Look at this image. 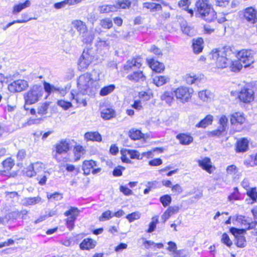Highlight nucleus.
<instances>
[{
    "label": "nucleus",
    "mask_w": 257,
    "mask_h": 257,
    "mask_svg": "<svg viewBox=\"0 0 257 257\" xmlns=\"http://www.w3.org/2000/svg\"><path fill=\"white\" fill-rule=\"evenodd\" d=\"M233 54L230 47L225 46L219 49L213 50L212 59L216 61L217 67L220 68L227 67L230 64L229 57Z\"/></svg>",
    "instance_id": "f03ea898"
},
{
    "label": "nucleus",
    "mask_w": 257,
    "mask_h": 257,
    "mask_svg": "<svg viewBox=\"0 0 257 257\" xmlns=\"http://www.w3.org/2000/svg\"><path fill=\"white\" fill-rule=\"evenodd\" d=\"M180 210V207L177 206H170L163 214L162 218L164 223L172 215L177 213Z\"/></svg>",
    "instance_id": "412c9836"
},
{
    "label": "nucleus",
    "mask_w": 257,
    "mask_h": 257,
    "mask_svg": "<svg viewBox=\"0 0 257 257\" xmlns=\"http://www.w3.org/2000/svg\"><path fill=\"white\" fill-rule=\"evenodd\" d=\"M126 78L134 83H142L146 80V76L141 71H134Z\"/></svg>",
    "instance_id": "4468645a"
},
{
    "label": "nucleus",
    "mask_w": 257,
    "mask_h": 257,
    "mask_svg": "<svg viewBox=\"0 0 257 257\" xmlns=\"http://www.w3.org/2000/svg\"><path fill=\"white\" fill-rule=\"evenodd\" d=\"M115 86L113 84L105 86L101 89L100 91V95L101 96L107 95L112 92Z\"/></svg>",
    "instance_id": "de8ad7c7"
},
{
    "label": "nucleus",
    "mask_w": 257,
    "mask_h": 257,
    "mask_svg": "<svg viewBox=\"0 0 257 257\" xmlns=\"http://www.w3.org/2000/svg\"><path fill=\"white\" fill-rule=\"evenodd\" d=\"M227 118L225 115L221 116L219 120V126L217 129L210 132L208 136L209 137L216 136L217 137L225 136L227 133Z\"/></svg>",
    "instance_id": "0eeeda50"
},
{
    "label": "nucleus",
    "mask_w": 257,
    "mask_h": 257,
    "mask_svg": "<svg viewBox=\"0 0 257 257\" xmlns=\"http://www.w3.org/2000/svg\"><path fill=\"white\" fill-rule=\"evenodd\" d=\"M233 72H238L243 67V65L239 60L231 61L228 66Z\"/></svg>",
    "instance_id": "f704fd0d"
},
{
    "label": "nucleus",
    "mask_w": 257,
    "mask_h": 257,
    "mask_svg": "<svg viewBox=\"0 0 257 257\" xmlns=\"http://www.w3.org/2000/svg\"><path fill=\"white\" fill-rule=\"evenodd\" d=\"M221 241L229 247L232 245V241L230 240L228 235L226 233H223L222 234Z\"/></svg>",
    "instance_id": "0e129e2a"
},
{
    "label": "nucleus",
    "mask_w": 257,
    "mask_h": 257,
    "mask_svg": "<svg viewBox=\"0 0 257 257\" xmlns=\"http://www.w3.org/2000/svg\"><path fill=\"white\" fill-rule=\"evenodd\" d=\"M115 113L112 108L103 109L101 112V116L104 119H110L115 116Z\"/></svg>",
    "instance_id": "473e14b6"
},
{
    "label": "nucleus",
    "mask_w": 257,
    "mask_h": 257,
    "mask_svg": "<svg viewBox=\"0 0 257 257\" xmlns=\"http://www.w3.org/2000/svg\"><path fill=\"white\" fill-rule=\"evenodd\" d=\"M110 42L108 40H103L99 39L97 42V47L100 49L105 48L108 49L109 46Z\"/></svg>",
    "instance_id": "13d9d810"
},
{
    "label": "nucleus",
    "mask_w": 257,
    "mask_h": 257,
    "mask_svg": "<svg viewBox=\"0 0 257 257\" xmlns=\"http://www.w3.org/2000/svg\"><path fill=\"white\" fill-rule=\"evenodd\" d=\"M50 175L48 171H44L37 175V179L39 181V184L41 185H44L46 184L47 179Z\"/></svg>",
    "instance_id": "a19ab883"
},
{
    "label": "nucleus",
    "mask_w": 257,
    "mask_h": 257,
    "mask_svg": "<svg viewBox=\"0 0 257 257\" xmlns=\"http://www.w3.org/2000/svg\"><path fill=\"white\" fill-rule=\"evenodd\" d=\"M94 58L92 51L84 49L78 61V67L83 70L87 68Z\"/></svg>",
    "instance_id": "6e6552de"
},
{
    "label": "nucleus",
    "mask_w": 257,
    "mask_h": 257,
    "mask_svg": "<svg viewBox=\"0 0 257 257\" xmlns=\"http://www.w3.org/2000/svg\"><path fill=\"white\" fill-rule=\"evenodd\" d=\"M99 80V73L93 71L92 74L85 73L77 79V87L82 94L92 95L97 89L95 83Z\"/></svg>",
    "instance_id": "f257e3e1"
},
{
    "label": "nucleus",
    "mask_w": 257,
    "mask_h": 257,
    "mask_svg": "<svg viewBox=\"0 0 257 257\" xmlns=\"http://www.w3.org/2000/svg\"><path fill=\"white\" fill-rule=\"evenodd\" d=\"M28 87V82L25 80L19 79L9 84L8 89L12 92H21Z\"/></svg>",
    "instance_id": "9b49d317"
},
{
    "label": "nucleus",
    "mask_w": 257,
    "mask_h": 257,
    "mask_svg": "<svg viewBox=\"0 0 257 257\" xmlns=\"http://www.w3.org/2000/svg\"><path fill=\"white\" fill-rule=\"evenodd\" d=\"M79 36L82 42L85 44H90L94 39L93 34L90 32L88 29L84 33L81 34Z\"/></svg>",
    "instance_id": "c85d7f7f"
},
{
    "label": "nucleus",
    "mask_w": 257,
    "mask_h": 257,
    "mask_svg": "<svg viewBox=\"0 0 257 257\" xmlns=\"http://www.w3.org/2000/svg\"><path fill=\"white\" fill-rule=\"evenodd\" d=\"M153 83L157 86H161L170 81V78L167 76L157 75L153 79Z\"/></svg>",
    "instance_id": "bb28decb"
},
{
    "label": "nucleus",
    "mask_w": 257,
    "mask_h": 257,
    "mask_svg": "<svg viewBox=\"0 0 257 257\" xmlns=\"http://www.w3.org/2000/svg\"><path fill=\"white\" fill-rule=\"evenodd\" d=\"M203 40L201 38H198L196 39H193L192 42V47L193 52L195 54L201 53L203 48Z\"/></svg>",
    "instance_id": "b1692460"
},
{
    "label": "nucleus",
    "mask_w": 257,
    "mask_h": 257,
    "mask_svg": "<svg viewBox=\"0 0 257 257\" xmlns=\"http://www.w3.org/2000/svg\"><path fill=\"white\" fill-rule=\"evenodd\" d=\"M213 121V116L211 115H207L205 118L201 120L196 125V127L205 128L211 124Z\"/></svg>",
    "instance_id": "e433bc0d"
},
{
    "label": "nucleus",
    "mask_w": 257,
    "mask_h": 257,
    "mask_svg": "<svg viewBox=\"0 0 257 257\" xmlns=\"http://www.w3.org/2000/svg\"><path fill=\"white\" fill-rule=\"evenodd\" d=\"M113 215H111V212L110 210L105 211L102 214L101 216L99 218V220L104 221L111 218Z\"/></svg>",
    "instance_id": "680f3d73"
},
{
    "label": "nucleus",
    "mask_w": 257,
    "mask_h": 257,
    "mask_svg": "<svg viewBox=\"0 0 257 257\" xmlns=\"http://www.w3.org/2000/svg\"><path fill=\"white\" fill-rule=\"evenodd\" d=\"M236 220L240 224L244 226L246 229L253 228L257 225V221L250 222L244 216L237 215Z\"/></svg>",
    "instance_id": "2eb2a0df"
},
{
    "label": "nucleus",
    "mask_w": 257,
    "mask_h": 257,
    "mask_svg": "<svg viewBox=\"0 0 257 257\" xmlns=\"http://www.w3.org/2000/svg\"><path fill=\"white\" fill-rule=\"evenodd\" d=\"M177 139L179 140L180 144L184 145H189L193 141L192 137L184 134L178 135Z\"/></svg>",
    "instance_id": "c9c22d12"
},
{
    "label": "nucleus",
    "mask_w": 257,
    "mask_h": 257,
    "mask_svg": "<svg viewBox=\"0 0 257 257\" xmlns=\"http://www.w3.org/2000/svg\"><path fill=\"white\" fill-rule=\"evenodd\" d=\"M131 5V2L129 0H118V2L115 7L116 10L117 9H126L128 8Z\"/></svg>",
    "instance_id": "c03bdc74"
},
{
    "label": "nucleus",
    "mask_w": 257,
    "mask_h": 257,
    "mask_svg": "<svg viewBox=\"0 0 257 257\" xmlns=\"http://www.w3.org/2000/svg\"><path fill=\"white\" fill-rule=\"evenodd\" d=\"M168 244L169 245V246L168 247L167 249L173 253H176L177 248L176 244L175 242L170 241L168 242Z\"/></svg>",
    "instance_id": "774afa93"
},
{
    "label": "nucleus",
    "mask_w": 257,
    "mask_h": 257,
    "mask_svg": "<svg viewBox=\"0 0 257 257\" xmlns=\"http://www.w3.org/2000/svg\"><path fill=\"white\" fill-rule=\"evenodd\" d=\"M71 25L76 30L79 35L81 34L84 33V32L88 29V27L86 23L79 20H75L72 21L71 22Z\"/></svg>",
    "instance_id": "f3484780"
},
{
    "label": "nucleus",
    "mask_w": 257,
    "mask_h": 257,
    "mask_svg": "<svg viewBox=\"0 0 257 257\" xmlns=\"http://www.w3.org/2000/svg\"><path fill=\"white\" fill-rule=\"evenodd\" d=\"M160 201L164 207H166L171 203L172 198L170 195H165L160 197Z\"/></svg>",
    "instance_id": "864d4df0"
},
{
    "label": "nucleus",
    "mask_w": 257,
    "mask_h": 257,
    "mask_svg": "<svg viewBox=\"0 0 257 257\" xmlns=\"http://www.w3.org/2000/svg\"><path fill=\"white\" fill-rule=\"evenodd\" d=\"M248 142L246 139H242L237 142L236 145V151L237 152H243L246 151L248 148Z\"/></svg>",
    "instance_id": "72a5a7b5"
},
{
    "label": "nucleus",
    "mask_w": 257,
    "mask_h": 257,
    "mask_svg": "<svg viewBox=\"0 0 257 257\" xmlns=\"http://www.w3.org/2000/svg\"><path fill=\"white\" fill-rule=\"evenodd\" d=\"M43 94V88L38 85L33 86L30 89L25 93L24 98L25 104L24 108L29 110L30 108L28 105L36 103L42 98Z\"/></svg>",
    "instance_id": "20e7f679"
},
{
    "label": "nucleus",
    "mask_w": 257,
    "mask_h": 257,
    "mask_svg": "<svg viewBox=\"0 0 257 257\" xmlns=\"http://www.w3.org/2000/svg\"><path fill=\"white\" fill-rule=\"evenodd\" d=\"M30 168L33 169L36 175L40 174L44 171V165L40 162H36L34 164L30 165Z\"/></svg>",
    "instance_id": "4c0bfd02"
},
{
    "label": "nucleus",
    "mask_w": 257,
    "mask_h": 257,
    "mask_svg": "<svg viewBox=\"0 0 257 257\" xmlns=\"http://www.w3.org/2000/svg\"><path fill=\"white\" fill-rule=\"evenodd\" d=\"M149 64L151 69L156 72H161L165 69L164 65L153 59H148Z\"/></svg>",
    "instance_id": "4be33fe9"
},
{
    "label": "nucleus",
    "mask_w": 257,
    "mask_h": 257,
    "mask_svg": "<svg viewBox=\"0 0 257 257\" xmlns=\"http://www.w3.org/2000/svg\"><path fill=\"white\" fill-rule=\"evenodd\" d=\"M198 80L197 78L195 76H191V75H187L186 76V81L188 84H192L195 83Z\"/></svg>",
    "instance_id": "338daca9"
},
{
    "label": "nucleus",
    "mask_w": 257,
    "mask_h": 257,
    "mask_svg": "<svg viewBox=\"0 0 257 257\" xmlns=\"http://www.w3.org/2000/svg\"><path fill=\"white\" fill-rule=\"evenodd\" d=\"M152 221L149 224V228L147 230V232H152L154 231L156 227V225L158 222V219L157 217H154L152 219Z\"/></svg>",
    "instance_id": "bf43d9fd"
},
{
    "label": "nucleus",
    "mask_w": 257,
    "mask_h": 257,
    "mask_svg": "<svg viewBox=\"0 0 257 257\" xmlns=\"http://www.w3.org/2000/svg\"><path fill=\"white\" fill-rule=\"evenodd\" d=\"M31 4V2L29 0H27L24 3H20L15 5L13 8V14L16 15L19 13L23 10L29 7Z\"/></svg>",
    "instance_id": "7c9ffc66"
},
{
    "label": "nucleus",
    "mask_w": 257,
    "mask_h": 257,
    "mask_svg": "<svg viewBox=\"0 0 257 257\" xmlns=\"http://www.w3.org/2000/svg\"><path fill=\"white\" fill-rule=\"evenodd\" d=\"M141 66V60L140 58L133 59L132 60L127 61L124 66V69L125 70L127 71L131 70L135 71L136 69L140 68Z\"/></svg>",
    "instance_id": "dca6fc26"
},
{
    "label": "nucleus",
    "mask_w": 257,
    "mask_h": 257,
    "mask_svg": "<svg viewBox=\"0 0 257 257\" xmlns=\"http://www.w3.org/2000/svg\"><path fill=\"white\" fill-rule=\"evenodd\" d=\"M255 53L251 50H242L238 52L237 57L243 65L244 68L252 69L254 62Z\"/></svg>",
    "instance_id": "39448f33"
},
{
    "label": "nucleus",
    "mask_w": 257,
    "mask_h": 257,
    "mask_svg": "<svg viewBox=\"0 0 257 257\" xmlns=\"http://www.w3.org/2000/svg\"><path fill=\"white\" fill-rule=\"evenodd\" d=\"M115 5H103L99 7L100 13H108L111 12L116 11Z\"/></svg>",
    "instance_id": "37998d69"
},
{
    "label": "nucleus",
    "mask_w": 257,
    "mask_h": 257,
    "mask_svg": "<svg viewBox=\"0 0 257 257\" xmlns=\"http://www.w3.org/2000/svg\"><path fill=\"white\" fill-rule=\"evenodd\" d=\"M240 16H242L243 19L251 24H254L257 21V11L252 7L240 11Z\"/></svg>",
    "instance_id": "9d476101"
},
{
    "label": "nucleus",
    "mask_w": 257,
    "mask_h": 257,
    "mask_svg": "<svg viewBox=\"0 0 257 257\" xmlns=\"http://www.w3.org/2000/svg\"><path fill=\"white\" fill-rule=\"evenodd\" d=\"M198 164L203 169L209 173H211L214 168L212 166L211 160L209 158L205 157L201 160L198 161Z\"/></svg>",
    "instance_id": "6ab92c4d"
},
{
    "label": "nucleus",
    "mask_w": 257,
    "mask_h": 257,
    "mask_svg": "<svg viewBox=\"0 0 257 257\" xmlns=\"http://www.w3.org/2000/svg\"><path fill=\"white\" fill-rule=\"evenodd\" d=\"M238 98L244 103L250 102L254 99L253 91L251 89L244 87L240 90Z\"/></svg>",
    "instance_id": "ddd939ff"
},
{
    "label": "nucleus",
    "mask_w": 257,
    "mask_h": 257,
    "mask_svg": "<svg viewBox=\"0 0 257 257\" xmlns=\"http://www.w3.org/2000/svg\"><path fill=\"white\" fill-rule=\"evenodd\" d=\"M181 28L183 33L188 36H191L193 33V29L188 25L186 22L182 23Z\"/></svg>",
    "instance_id": "49530a36"
},
{
    "label": "nucleus",
    "mask_w": 257,
    "mask_h": 257,
    "mask_svg": "<svg viewBox=\"0 0 257 257\" xmlns=\"http://www.w3.org/2000/svg\"><path fill=\"white\" fill-rule=\"evenodd\" d=\"M95 166H96V162L95 161L93 160H86L83 163L82 170L84 171V173L88 175L90 174L91 170Z\"/></svg>",
    "instance_id": "393cba45"
},
{
    "label": "nucleus",
    "mask_w": 257,
    "mask_h": 257,
    "mask_svg": "<svg viewBox=\"0 0 257 257\" xmlns=\"http://www.w3.org/2000/svg\"><path fill=\"white\" fill-rule=\"evenodd\" d=\"M85 150L84 148L80 145L76 146L74 148V154L75 161L79 160L81 157L84 154Z\"/></svg>",
    "instance_id": "ea45409f"
},
{
    "label": "nucleus",
    "mask_w": 257,
    "mask_h": 257,
    "mask_svg": "<svg viewBox=\"0 0 257 257\" xmlns=\"http://www.w3.org/2000/svg\"><path fill=\"white\" fill-rule=\"evenodd\" d=\"M79 214V209L74 207H71L68 211L64 213V215L68 217L66 219V225L69 230H72L73 228L74 223Z\"/></svg>",
    "instance_id": "1a4fd4ad"
},
{
    "label": "nucleus",
    "mask_w": 257,
    "mask_h": 257,
    "mask_svg": "<svg viewBox=\"0 0 257 257\" xmlns=\"http://www.w3.org/2000/svg\"><path fill=\"white\" fill-rule=\"evenodd\" d=\"M14 165V161L11 158H9L3 162V166L5 169V171H9L10 170Z\"/></svg>",
    "instance_id": "8fccbe9b"
},
{
    "label": "nucleus",
    "mask_w": 257,
    "mask_h": 257,
    "mask_svg": "<svg viewBox=\"0 0 257 257\" xmlns=\"http://www.w3.org/2000/svg\"><path fill=\"white\" fill-rule=\"evenodd\" d=\"M49 104L47 102H45L41 104L37 108V113L39 115L46 114L47 113V110L49 107Z\"/></svg>",
    "instance_id": "09e8293b"
},
{
    "label": "nucleus",
    "mask_w": 257,
    "mask_h": 257,
    "mask_svg": "<svg viewBox=\"0 0 257 257\" xmlns=\"http://www.w3.org/2000/svg\"><path fill=\"white\" fill-rule=\"evenodd\" d=\"M124 153L129 155L131 159H142V157L140 158V153L138 151L126 149L124 150Z\"/></svg>",
    "instance_id": "a18cd8bd"
},
{
    "label": "nucleus",
    "mask_w": 257,
    "mask_h": 257,
    "mask_svg": "<svg viewBox=\"0 0 257 257\" xmlns=\"http://www.w3.org/2000/svg\"><path fill=\"white\" fill-rule=\"evenodd\" d=\"M245 121V118L242 114L239 112H236L231 116L230 122L231 124H235L236 123L242 124Z\"/></svg>",
    "instance_id": "c756f323"
},
{
    "label": "nucleus",
    "mask_w": 257,
    "mask_h": 257,
    "mask_svg": "<svg viewBox=\"0 0 257 257\" xmlns=\"http://www.w3.org/2000/svg\"><path fill=\"white\" fill-rule=\"evenodd\" d=\"M174 95L180 101L183 103L188 102L192 97L193 90L192 88L180 86L174 90Z\"/></svg>",
    "instance_id": "423d86ee"
},
{
    "label": "nucleus",
    "mask_w": 257,
    "mask_h": 257,
    "mask_svg": "<svg viewBox=\"0 0 257 257\" xmlns=\"http://www.w3.org/2000/svg\"><path fill=\"white\" fill-rule=\"evenodd\" d=\"M143 7L149 9L150 11L155 12L162 10V6L159 4L155 3L146 2L143 4Z\"/></svg>",
    "instance_id": "2f4dec72"
},
{
    "label": "nucleus",
    "mask_w": 257,
    "mask_h": 257,
    "mask_svg": "<svg viewBox=\"0 0 257 257\" xmlns=\"http://www.w3.org/2000/svg\"><path fill=\"white\" fill-rule=\"evenodd\" d=\"M96 245V242L91 238L84 239L80 244L81 249H87L93 248Z\"/></svg>",
    "instance_id": "cd10ccee"
},
{
    "label": "nucleus",
    "mask_w": 257,
    "mask_h": 257,
    "mask_svg": "<svg viewBox=\"0 0 257 257\" xmlns=\"http://www.w3.org/2000/svg\"><path fill=\"white\" fill-rule=\"evenodd\" d=\"M20 214L21 213L18 211H13L8 213L7 214V217L9 219V221L16 220L20 216Z\"/></svg>",
    "instance_id": "e2e57ef3"
},
{
    "label": "nucleus",
    "mask_w": 257,
    "mask_h": 257,
    "mask_svg": "<svg viewBox=\"0 0 257 257\" xmlns=\"http://www.w3.org/2000/svg\"><path fill=\"white\" fill-rule=\"evenodd\" d=\"M197 12L201 18L208 22L213 21L216 18V13L207 1L198 0L196 3Z\"/></svg>",
    "instance_id": "7ed1b4c3"
},
{
    "label": "nucleus",
    "mask_w": 257,
    "mask_h": 257,
    "mask_svg": "<svg viewBox=\"0 0 257 257\" xmlns=\"http://www.w3.org/2000/svg\"><path fill=\"white\" fill-rule=\"evenodd\" d=\"M226 171L227 175L233 176L238 172V169L235 165H231L227 167Z\"/></svg>",
    "instance_id": "5fc2aeb1"
},
{
    "label": "nucleus",
    "mask_w": 257,
    "mask_h": 257,
    "mask_svg": "<svg viewBox=\"0 0 257 257\" xmlns=\"http://www.w3.org/2000/svg\"><path fill=\"white\" fill-rule=\"evenodd\" d=\"M130 137L134 140H139L142 137V133L140 130L132 129L130 131Z\"/></svg>",
    "instance_id": "3c124183"
},
{
    "label": "nucleus",
    "mask_w": 257,
    "mask_h": 257,
    "mask_svg": "<svg viewBox=\"0 0 257 257\" xmlns=\"http://www.w3.org/2000/svg\"><path fill=\"white\" fill-rule=\"evenodd\" d=\"M247 194L252 200L251 204L256 202L257 198V192L255 188H251L250 190L247 191Z\"/></svg>",
    "instance_id": "4d7b16f0"
},
{
    "label": "nucleus",
    "mask_w": 257,
    "mask_h": 257,
    "mask_svg": "<svg viewBox=\"0 0 257 257\" xmlns=\"http://www.w3.org/2000/svg\"><path fill=\"white\" fill-rule=\"evenodd\" d=\"M47 197L49 199L59 201L62 199V195L57 192H55L52 194H47Z\"/></svg>",
    "instance_id": "69168bd1"
},
{
    "label": "nucleus",
    "mask_w": 257,
    "mask_h": 257,
    "mask_svg": "<svg viewBox=\"0 0 257 257\" xmlns=\"http://www.w3.org/2000/svg\"><path fill=\"white\" fill-rule=\"evenodd\" d=\"M55 148L57 153H65L69 150V144L66 140H62L56 145Z\"/></svg>",
    "instance_id": "a211bd4d"
},
{
    "label": "nucleus",
    "mask_w": 257,
    "mask_h": 257,
    "mask_svg": "<svg viewBox=\"0 0 257 257\" xmlns=\"http://www.w3.org/2000/svg\"><path fill=\"white\" fill-rule=\"evenodd\" d=\"M84 139L87 141H95L100 142L102 140L101 136L97 132H87L84 135Z\"/></svg>",
    "instance_id": "5701e85b"
},
{
    "label": "nucleus",
    "mask_w": 257,
    "mask_h": 257,
    "mask_svg": "<svg viewBox=\"0 0 257 257\" xmlns=\"http://www.w3.org/2000/svg\"><path fill=\"white\" fill-rule=\"evenodd\" d=\"M57 104L59 106L62 107L64 109H67L72 106V104L71 102L63 100H58Z\"/></svg>",
    "instance_id": "052dcab7"
},
{
    "label": "nucleus",
    "mask_w": 257,
    "mask_h": 257,
    "mask_svg": "<svg viewBox=\"0 0 257 257\" xmlns=\"http://www.w3.org/2000/svg\"><path fill=\"white\" fill-rule=\"evenodd\" d=\"M41 201L40 197H28L23 200V204L25 206L34 205L39 203Z\"/></svg>",
    "instance_id": "58836bf2"
},
{
    "label": "nucleus",
    "mask_w": 257,
    "mask_h": 257,
    "mask_svg": "<svg viewBox=\"0 0 257 257\" xmlns=\"http://www.w3.org/2000/svg\"><path fill=\"white\" fill-rule=\"evenodd\" d=\"M199 98L203 101H210L214 97V94L208 90L200 91L198 92Z\"/></svg>",
    "instance_id": "a878e982"
},
{
    "label": "nucleus",
    "mask_w": 257,
    "mask_h": 257,
    "mask_svg": "<svg viewBox=\"0 0 257 257\" xmlns=\"http://www.w3.org/2000/svg\"><path fill=\"white\" fill-rule=\"evenodd\" d=\"M100 25L104 29H110L112 26V22L110 19L106 18L100 21Z\"/></svg>",
    "instance_id": "603ef678"
},
{
    "label": "nucleus",
    "mask_w": 257,
    "mask_h": 257,
    "mask_svg": "<svg viewBox=\"0 0 257 257\" xmlns=\"http://www.w3.org/2000/svg\"><path fill=\"white\" fill-rule=\"evenodd\" d=\"M141 217V213L139 212H134L131 214H128L126 216V218L130 222H132L136 220L139 219Z\"/></svg>",
    "instance_id": "6e6d98bb"
},
{
    "label": "nucleus",
    "mask_w": 257,
    "mask_h": 257,
    "mask_svg": "<svg viewBox=\"0 0 257 257\" xmlns=\"http://www.w3.org/2000/svg\"><path fill=\"white\" fill-rule=\"evenodd\" d=\"M174 92L173 91H165L160 96V99L162 101H164L169 105H171L174 102L175 99L174 97Z\"/></svg>",
    "instance_id": "aec40b11"
},
{
    "label": "nucleus",
    "mask_w": 257,
    "mask_h": 257,
    "mask_svg": "<svg viewBox=\"0 0 257 257\" xmlns=\"http://www.w3.org/2000/svg\"><path fill=\"white\" fill-rule=\"evenodd\" d=\"M230 231L236 238V245L239 247H244L245 246L246 240L242 234L245 232V229L231 227L230 229Z\"/></svg>",
    "instance_id": "f8f14e48"
},
{
    "label": "nucleus",
    "mask_w": 257,
    "mask_h": 257,
    "mask_svg": "<svg viewBox=\"0 0 257 257\" xmlns=\"http://www.w3.org/2000/svg\"><path fill=\"white\" fill-rule=\"evenodd\" d=\"M190 3V0H180L178 3V5L179 7L182 9L188 11V13L190 14L192 17L193 15V11L191 9H188Z\"/></svg>",
    "instance_id": "79ce46f5"
}]
</instances>
